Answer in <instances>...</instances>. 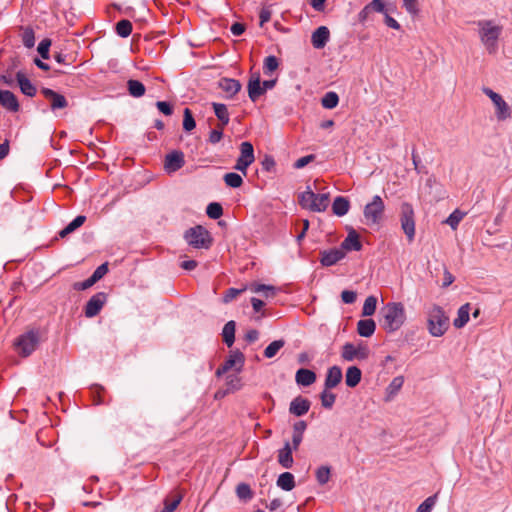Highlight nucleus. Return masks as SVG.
Here are the masks:
<instances>
[{
	"mask_svg": "<svg viewBox=\"0 0 512 512\" xmlns=\"http://www.w3.org/2000/svg\"><path fill=\"white\" fill-rule=\"evenodd\" d=\"M478 35L482 45L489 54H495L498 51V41L503 32V26L495 20H479L476 22Z\"/></svg>",
	"mask_w": 512,
	"mask_h": 512,
	"instance_id": "1",
	"label": "nucleus"
},
{
	"mask_svg": "<svg viewBox=\"0 0 512 512\" xmlns=\"http://www.w3.org/2000/svg\"><path fill=\"white\" fill-rule=\"evenodd\" d=\"M427 330L433 337L443 336L449 329L450 320L444 309L438 304L426 308Z\"/></svg>",
	"mask_w": 512,
	"mask_h": 512,
	"instance_id": "2",
	"label": "nucleus"
},
{
	"mask_svg": "<svg viewBox=\"0 0 512 512\" xmlns=\"http://www.w3.org/2000/svg\"><path fill=\"white\" fill-rule=\"evenodd\" d=\"M384 329L391 333L399 330L406 321V311L403 303L389 302L381 310Z\"/></svg>",
	"mask_w": 512,
	"mask_h": 512,
	"instance_id": "3",
	"label": "nucleus"
},
{
	"mask_svg": "<svg viewBox=\"0 0 512 512\" xmlns=\"http://www.w3.org/2000/svg\"><path fill=\"white\" fill-rule=\"evenodd\" d=\"M40 343V335L36 330L27 331L14 341L15 351L22 357L30 356Z\"/></svg>",
	"mask_w": 512,
	"mask_h": 512,
	"instance_id": "4",
	"label": "nucleus"
},
{
	"mask_svg": "<svg viewBox=\"0 0 512 512\" xmlns=\"http://www.w3.org/2000/svg\"><path fill=\"white\" fill-rule=\"evenodd\" d=\"M299 204L313 212H322L329 204V195L325 193L316 194L308 188L299 195Z\"/></svg>",
	"mask_w": 512,
	"mask_h": 512,
	"instance_id": "5",
	"label": "nucleus"
},
{
	"mask_svg": "<svg viewBox=\"0 0 512 512\" xmlns=\"http://www.w3.org/2000/svg\"><path fill=\"white\" fill-rule=\"evenodd\" d=\"M184 238L190 246L196 249H208L212 244L208 230L199 225L188 229Z\"/></svg>",
	"mask_w": 512,
	"mask_h": 512,
	"instance_id": "6",
	"label": "nucleus"
},
{
	"mask_svg": "<svg viewBox=\"0 0 512 512\" xmlns=\"http://www.w3.org/2000/svg\"><path fill=\"white\" fill-rule=\"evenodd\" d=\"M385 204L382 198L378 195H375L372 198V201L367 203L364 207V218L367 225H376L378 224L384 214Z\"/></svg>",
	"mask_w": 512,
	"mask_h": 512,
	"instance_id": "7",
	"label": "nucleus"
},
{
	"mask_svg": "<svg viewBox=\"0 0 512 512\" xmlns=\"http://www.w3.org/2000/svg\"><path fill=\"white\" fill-rule=\"evenodd\" d=\"M401 227L407 236L408 240L411 242L415 236V220H414V210L410 203L404 202L401 205V214H400Z\"/></svg>",
	"mask_w": 512,
	"mask_h": 512,
	"instance_id": "8",
	"label": "nucleus"
},
{
	"mask_svg": "<svg viewBox=\"0 0 512 512\" xmlns=\"http://www.w3.org/2000/svg\"><path fill=\"white\" fill-rule=\"evenodd\" d=\"M254 148L253 145L248 142H242L240 144V155L236 161L235 169L242 172L244 176L247 175L248 167L254 162Z\"/></svg>",
	"mask_w": 512,
	"mask_h": 512,
	"instance_id": "9",
	"label": "nucleus"
},
{
	"mask_svg": "<svg viewBox=\"0 0 512 512\" xmlns=\"http://www.w3.org/2000/svg\"><path fill=\"white\" fill-rule=\"evenodd\" d=\"M341 356L345 361L365 360L369 356V349L365 345L359 344L355 346L348 342L343 345Z\"/></svg>",
	"mask_w": 512,
	"mask_h": 512,
	"instance_id": "10",
	"label": "nucleus"
},
{
	"mask_svg": "<svg viewBox=\"0 0 512 512\" xmlns=\"http://www.w3.org/2000/svg\"><path fill=\"white\" fill-rule=\"evenodd\" d=\"M483 92L487 95L496 107V116L498 120H506L510 117V108L501 95L490 88H484Z\"/></svg>",
	"mask_w": 512,
	"mask_h": 512,
	"instance_id": "11",
	"label": "nucleus"
},
{
	"mask_svg": "<svg viewBox=\"0 0 512 512\" xmlns=\"http://www.w3.org/2000/svg\"><path fill=\"white\" fill-rule=\"evenodd\" d=\"M245 357L242 352L239 350L232 351L228 359L225 360L223 365H221L217 371L216 375L221 376L222 374L228 372L232 368H236V371H241L243 365H244Z\"/></svg>",
	"mask_w": 512,
	"mask_h": 512,
	"instance_id": "12",
	"label": "nucleus"
},
{
	"mask_svg": "<svg viewBox=\"0 0 512 512\" xmlns=\"http://www.w3.org/2000/svg\"><path fill=\"white\" fill-rule=\"evenodd\" d=\"M107 301V294L98 292L93 295L85 305L84 313L87 318H92L99 314Z\"/></svg>",
	"mask_w": 512,
	"mask_h": 512,
	"instance_id": "13",
	"label": "nucleus"
},
{
	"mask_svg": "<svg viewBox=\"0 0 512 512\" xmlns=\"http://www.w3.org/2000/svg\"><path fill=\"white\" fill-rule=\"evenodd\" d=\"M185 164L184 154L179 150L168 153L164 159V170L168 174L175 173Z\"/></svg>",
	"mask_w": 512,
	"mask_h": 512,
	"instance_id": "14",
	"label": "nucleus"
},
{
	"mask_svg": "<svg viewBox=\"0 0 512 512\" xmlns=\"http://www.w3.org/2000/svg\"><path fill=\"white\" fill-rule=\"evenodd\" d=\"M41 93L50 101V107L53 111L66 108L68 106L66 98L62 94H59L50 88H43Z\"/></svg>",
	"mask_w": 512,
	"mask_h": 512,
	"instance_id": "15",
	"label": "nucleus"
},
{
	"mask_svg": "<svg viewBox=\"0 0 512 512\" xmlns=\"http://www.w3.org/2000/svg\"><path fill=\"white\" fill-rule=\"evenodd\" d=\"M0 105L13 113L18 112L20 109L17 97L9 90H0Z\"/></svg>",
	"mask_w": 512,
	"mask_h": 512,
	"instance_id": "16",
	"label": "nucleus"
},
{
	"mask_svg": "<svg viewBox=\"0 0 512 512\" xmlns=\"http://www.w3.org/2000/svg\"><path fill=\"white\" fill-rule=\"evenodd\" d=\"M247 88L248 96L253 102H256L259 99V97L265 93V91L263 90L259 74L251 75L248 81Z\"/></svg>",
	"mask_w": 512,
	"mask_h": 512,
	"instance_id": "17",
	"label": "nucleus"
},
{
	"mask_svg": "<svg viewBox=\"0 0 512 512\" xmlns=\"http://www.w3.org/2000/svg\"><path fill=\"white\" fill-rule=\"evenodd\" d=\"M310 406L311 402L308 399L302 396H297L291 401L289 406V412L292 415L300 417L305 415L309 411Z\"/></svg>",
	"mask_w": 512,
	"mask_h": 512,
	"instance_id": "18",
	"label": "nucleus"
},
{
	"mask_svg": "<svg viewBox=\"0 0 512 512\" xmlns=\"http://www.w3.org/2000/svg\"><path fill=\"white\" fill-rule=\"evenodd\" d=\"M345 257L342 249L334 248L321 252L320 262L323 266H332Z\"/></svg>",
	"mask_w": 512,
	"mask_h": 512,
	"instance_id": "19",
	"label": "nucleus"
},
{
	"mask_svg": "<svg viewBox=\"0 0 512 512\" xmlns=\"http://www.w3.org/2000/svg\"><path fill=\"white\" fill-rule=\"evenodd\" d=\"M330 38V31L326 26L318 27L311 36V42L314 48H324Z\"/></svg>",
	"mask_w": 512,
	"mask_h": 512,
	"instance_id": "20",
	"label": "nucleus"
},
{
	"mask_svg": "<svg viewBox=\"0 0 512 512\" xmlns=\"http://www.w3.org/2000/svg\"><path fill=\"white\" fill-rule=\"evenodd\" d=\"M294 450L291 447L290 442H286L284 447L278 451V463L286 469H289L293 466L294 460L292 456V452Z\"/></svg>",
	"mask_w": 512,
	"mask_h": 512,
	"instance_id": "21",
	"label": "nucleus"
},
{
	"mask_svg": "<svg viewBox=\"0 0 512 512\" xmlns=\"http://www.w3.org/2000/svg\"><path fill=\"white\" fill-rule=\"evenodd\" d=\"M342 370L339 366H332L328 369L325 379V388H335L342 380Z\"/></svg>",
	"mask_w": 512,
	"mask_h": 512,
	"instance_id": "22",
	"label": "nucleus"
},
{
	"mask_svg": "<svg viewBox=\"0 0 512 512\" xmlns=\"http://www.w3.org/2000/svg\"><path fill=\"white\" fill-rule=\"evenodd\" d=\"M219 87L223 92L226 93L228 98L233 97L241 89V84L238 80L231 78H222L219 81Z\"/></svg>",
	"mask_w": 512,
	"mask_h": 512,
	"instance_id": "23",
	"label": "nucleus"
},
{
	"mask_svg": "<svg viewBox=\"0 0 512 512\" xmlns=\"http://www.w3.org/2000/svg\"><path fill=\"white\" fill-rule=\"evenodd\" d=\"M295 380L298 385L307 387L316 381V374L312 370L301 368L296 372Z\"/></svg>",
	"mask_w": 512,
	"mask_h": 512,
	"instance_id": "24",
	"label": "nucleus"
},
{
	"mask_svg": "<svg viewBox=\"0 0 512 512\" xmlns=\"http://www.w3.org/2000/svg\"><path fill=\"white\" fill-rule=\"evenodd\" d=\"M16 79L20 90L24 95L33 97L36 94L35 86L22 72H17Z\"/></svg>",
	"mask_w": 512,
	"mask_h": 512,
	"instance_id": "25",
	"label": "nucleus"
},
{
	"mask_svg": "<svg viewBox=\"0 0 512 512\" xmlns=\"http://www.w3.org/2000/svg\"><path fill=\"white\" fill-rule=\"evenodd\" d=\"M471 310V304L466 303L462 305L457 311V317L453 321L455 328H463L469 321V314Z\"/></svg>",
	"mask_w": 512,
	"mask_h": 512,
	"instance_id": "26",
	"label": "nucleus"
},
{
	"mask_svg": "<svg viewBox=\"0 0 512 512\" xmlns=\"http://www.w3.org/2000/svg\"><path fill=\"white\" fill-rule=\"evenodd\" d=\"M362 248V244L359 240V236L355 231H352L348 234L345 240L341 244V249L347 251H359Z\"/></svg>",
	"mask_w": 512,
	"mask_h": 512,
	"instance_id": "27",
	"label": "nucleus"
},
{
	"mask_svg": "<svg viewBox=\"0 0 512 512\" xmlns=\"http://www.w3.org/2000/svg\"><path fill=\"white\" fill-rule=\"evenodd\" d=\"M376 324L373 319L359 320L357 323V332L362 337H370L374 334Z\"/></svg>",
	"mask_w": 512,
	"mask_h": 512,
	"instance_id": "28",
	"label": "nucleus"
},
{
	"mask_svg": "<svg viewBox=\"0 0 512 512\" xmlns=\"http://www.w3.org/2000/svg\"><path fill=\"white\" fill-rule=\"evenodd\" d=\"M362 372L356 366H351L347 369L345 375L346 385L350 388L356 387L361 381Z\"/></svg>",
	"mask_w": 512,
	"mask_h": 512,
	"instance_id": "29",
	"label": "nucleus"
},
{
	"mask_svg": "<svg viewBox=\"0 0 512 512\" xmlns=\"http://www.w3.org/2000/svg\"><path fill=\"white\" fill-rule=\"evenodd\" d=\"M350 207L349 201L342 196H338L334 199L332 204L333 213L337 216H344L348 213Z\"/></svg>",
	"mask_w": 512,
	"mask_h": 512,
	"instance_id": "30",
	"label": "nucleus"
},
{
	"mask_svg": "<svg viewBox=\"0 0 512 512\" xmlns=\"http://www.w3.org/2000/svg\"><path fill=\"white\" fill-rule=\"evenodd\" d=\"M212 107L214 109V113L218 120L220 121V126L224 127L229 123V112L227 106L222 103H212Z\"/></svg>",
	"mask_w": 512,
	"mask_h": 512,
	"instance_id": "31",
	"label": "nucleus"
},
{
	"mask_svg": "<svg viewBox=\"0 0 512 512\" xmlns=\"http://www.w3.org/2000/svg\"><path fill=\"white\" fill-rule=\"evenodd\" d=\"M277 486L282 490L291 491L295 487L294 475L290 472H284L277 479Z\"/></svg>",
	"mask_w": 512,
	"mask_h": 512,
	"instance_id": "32",
	"label": "nucleus"
},
{
	"mask_svg": "<svg viewBox=\"0 0 512 512\" xmlns=\"http://www.w3.org/2000/svg\"><path fill=\"white\" fill-rule=\"evenodd\" d=\"M235 322L233 320L228 321L222 331L223 341L228 347H231L235 341Z\"/></svg>",
	"mask_w": 512,
	"mask_h": 512,
	"instance_id": "33",
	"label": "nucleus"
},
{
	"mask_svg": "<svg viewBox=\"0 0 512 512\" xmlns=\"http://www.w3.org/2000/svg\"><path fill=\"white\" fill-rule=\"evenodd\" d=\"M86 221V217L84 215H78L74 220H72L65 228H63L59 232V236L61 238L66 237L70 233L74 232L76 229L81 227Z\"/></svg>",
	"mask_w": 512,
	"mask_h": 512,
	"instance_id": "34",
	"label": "nucleus"
},
{
	"mask_svg": "<svg viewBox=\"0 0 512 512\" xmlns=\"http://www.w3.org/2000/svg\"><path fill=\"white\" fill-rule=\"evenodd\" d=\"M129 94L133 97L139 98L145 94V86L138 80L130 79L127 82Z\"/></svg>",
	"mask_w": 512,
	"mask_h": 512,
	"instance_id": "35",
	"label": "nucleus"
},
{
	"mask_svg": "<svg viewBox=\"0 0 512 512\" xmlns=\"http://www.w3.org/2000/svg\"><path fill=\"white\" fill-rule=\"evenodd\" d=\"M466 216V213L456 209L454 210L449 217L445 220V223L448 224L453 230H456L459 223Z\"/></svg>",
	"mask_w": 512,
	"mask_h": 512,
	"instance_id": "36",
	"label": "nucleus"
},
{
	"mask_svg": "<svg viewBox=\"0 0 512 512\" xmlns=\"http://www.w3.org/2000/svg\"><path fill=\"white\" fill-rule=\"evenodd\" d=\"M182 500V496L174 494L164 500V508L161 512H174Z\"/></svg>",
	"mask_w": 512,
	"mask_h": 512,
	"instance_id": "37",
	"label": "nucleus"
},
{
	"mask_svg": "<svg viewBox=\"0 0 512 512\" xmlns=\"http://www.w3.org/2000/svg\"><path fill=\"white\" fill-rule=\"evenodd\" d=\"M339 103V97L336 92H327L321 99V104L326 109H333Z\"/></svg>",
	"mask_w": 512,
	"mask_h": 512,
	"instance_id": "38",
	"label": "nucleus"
},
{
	"mask_svg": "<svg viewBox=\"0 0 512 512\" xmlns=\"http://www.w3.org/2000/svg\"><path fill=\"white\" fill-rule=\"evenodd\" d=\"M285 345V341L280 339V340H275L273 342H271L264 350V356L266 358H273L281 348H283Z\"/></svg>",
	"mask_w": 512,
	"mask_h": 512,
	"instance_id": "39",
	"label": "nucleus"
},
{
	"mask_svg": "<svg viewBox=\"0 0 512 512\" xmlns=\"http://www.w3.org/2000/svg\"><path fill=\"white\" fill-rule=\"evenodd\" d=\"M377 298L375 296H368L362 307L363 316H372L376 311Z\"/></svg>",
	"mask_w": 512,
	"mask_h": 512,
	"instance_id": "40",
	"label": "nucleus"
},
{
	"mask_svg": "<svg viewBox=\"0 0 512 512\" xmlns=\"http://www.w3.org/2000/svg\"><path fill=\"white\" fill-rule=\"evenodd\" d=\"M403 384L404 378L402 376H397L393 378L386 390L388 398H391L394 395H396L402 388Z\"/></svg>",
	"mask_w": 512,
	"mask_h": 512,
	"instance_id": "41",
	"label": "nucleus"
},
{
	"mask_svg": "<svg viewBox=\"0 0 512 512\" xmlns=\"http://www.w3.org/2000/svg\"><path fill=\"white\" fill-rule=\"evenodd\" d=\"M223 179L225 184L231 188H239L243 184L242 177L235 172L226 173Z\"/></svg>",
	"mask_w": 512,
	"mask_h": 512,
	"instance_id": "42",
	"label": "nucleus"
},
{
	"mask_svg": "<svg viewBox=\"0 0 512 512\" xmlns=\"http://www.w3.org/2000/svg\"><path fill=\"white\" fill-rule=\"evenodd\" d=\"M116 32L120 37H128L132 32V23L126 19L120 20L116 24Z\"/></svg>",
	"mask_w": 512,
	"mask_h": 512,
	"instance_id": "43",
	"label": "nucleus"
},
{
	"mask_svg": "<svg viewBox=\"0 0 512 512\" xmlns=\"http://www.w3.org/2000/svg\"><path fill=\"white\" fill-rule=\"evenodd\" d=\"M315 475L317 482L320 485H325L330 480L331 469L329 466H320L319 468H317Z\"/></svg>",
	"mask_w": 512,
	"mask_h": 512,
	"instance_id": "44",
	"label": "nucleus"
},
{
	"mask_svg": "<svg viewBox=\"0 0 512 512\" xmlns=\"http://www.w3.org/2000/svg\"><path fill=\"white\" fill-rule=\"evenodd\" d=\"M279 66V61L276 56L270 55L264 59L263 72L265 75H270Z\"/></svg>",
	"mask_w": 512,
	"mask_h": 512,
	"instance_id": "45",
	"label": "nucleus"
},
{
	"mask_svg": "<svg viewBox=\"0 0 512 512\" xmlns=\"http://www.w3.org/2000/svg\"><path fill=\"white\" fill-rule=\"evenodd\" d=\"M236 494L241 500H250L253 497V492L250 486L246 483H240L237 485Z\"/></svg>",
	"mask_w": 512,
	"mask_h": 512,
	"instance_id": "46",
	"label": "nucleus"
},
{
	"mask_svg": "<svg viewBox=\"0 0 512 512\" xmlns=\"http://www.w3.org/2000/svg\"><path fill=\"white\" fill-rule=\"evenodd\" d=\"M206 213L211 219H218L223 215V208L219 203L212 202L207 206Z\"/></svg>",
	"mask_w": 512,
	"mask_h": 512,
	"instance_id": "47",
	"label": "nucleus"
},
{
	"mask_svg": "<svg viewBox=\"0 0 512 512\" xmlns=\"http://www.w3.org/2000/svg\"><path fill=\"white\" fill-rule=\"evenodd\" d=\"M251 289L255 293H263L266 298L273 297L275 295V288L271 285L257 284Z\"/></svg>",
	"mask_w": 512,
	"mask_h": 512,
	"instance_id": "48",
	"label": "nucleus"
},
{
	"mask_svg": "<svg viewBox=\"0 0 512 512\" xmlns=\"http://www.w3.org/2000/svg\"><path fill=\"white\" fill-rule=\"evenodd\" d=\"M196 122L193 118L192 112L190 109H184V118H183V128L185 131H191L195 128Z\"/></svg>",
	"mask_w": 512,
	"mask_h": 512,
	"instance_id": "49",
	"label": "nucleus"
},
{
	"mask_svg": "<svg viewBox=\"0 0 512 512\" xmlns=\"http://www.w3.org/2000/svg\"><path fill=\"white\" fill-rule=\"evenodd\" d=\"M437 495L426 498L417 508L416 512H431L436 504Z\"/></svg>",
	"mask_w": 512,
	"mask_h": 512,
	"instance_id": "50",
	"label": "nucleus"
},
{
	"mask_svg": "<svg viewBox=\"0 0 512 512\" xmlns=\"http://www.w3.org/2000/svg\"><path fill=\"white\" fill-rule=\"evenodd\" d=\"M336 400V395L326 390L321 393V404L324 408H332Z\"/></svg>",
	"mask_w": 512,
	"mask_h": 512,
	"instance_id": "51",
	"label": "nucleus"
},
{
	"mask_svg": "<svg viewBox=\"0 0 512 512\" xmlns=\"http://www.w3.org/2000/svg\"><path fill=\"white\" fill-rule=\"evenodd\" d=\"M227 390L237 391L241 388V379L237 375H229L226 379Z\"/></svg>",
	"mask_w": 512,
	"mask_h": 512,
	"instance_id": "52",
	"label": "nucleus"
},
{
	"mask_svg": "<svg viewBox=\"0 0 512 512\" xmlns=\"http://www.w3.org/2000/svg\"><path fill=\"white\" fill-rule=\"evenodd\" d=\"M23 45L27 48H32L35 44V36L32 29L27 28L22 34Z\"/></svg>",
	"mask_w": 512,
	"mask_h": 512,
	"instance_id": "53",
	"label": "nucleus"
},
{
	"mask_svg": "<svg viewBox=\"0 0 512 512\" xmlns=\"http://www.w3.org/2000/svg\"><path fill=\"white\" fill-rule=\"evenodd\" d=\"M244 291H245V288H242V289L229 288L225 292L222 300L224 303H229V302L233 301L235 298H237Z\"/></svg>",
	"mask_w": 512,
	"mask_h": 512,
	"instance_id": "54",
	"label": "nucleus"
},
{
	"mask_svg": "<svg viewBox=\"0 0 512 512\" xmlns=\"http://www.w3.org/2000/svg\"><path fill=\"white\" fill-rule=\"evenodd\" d=\"M51 46V41L49 39H43L39 44L37 51L43 59L49 58V48Z\"/></svg>",
	"mask_w": 512,
	"mask_h": 512,
	"instance_id": "55",
	"label": "nucleus"
},
{
	"mask_svg": "<svg viewBox=\"0 0 512 512\" xmlns=\"http://www.w3.org/2000/svg\"><path fill=\"white\" fill-rule=\"evenodd\" d=\"M108 272V264L103 263L100 266L96 268V270L93 272L91 277L98 282L100 279H102Z\"/></svg>",
	"mask_w": 512,
	"mask_h": 512,
	"instance_id": "56",
	"label": "nucleus"
},
{
	"mask_svg": "<svg viewBox=\"0 0 512 512\" xmlns=\"http://www.w3.org/2000/svg\"><path fill=\"white\" fill-rule=\"evenodd\" d=\"M403 6L411 15H416L419 11L417 0H403Z\"/></svg>",
	"mask_w": 512,
	"mask_h": 512,
	"instance_id": "57",
	"label": "nucleus"
},
{
	"mask_svg": "<svg viewBox=\"0 0 512 512\" xmlns=\"http://www.w3.org/2000/svg\"><path fill=\"white\" fill-rule=\"evenodd\" d=\"M95 283H96V281L90 276L88 279H86L82 282L74 283L73 288L78 291L86 290V289L90 288L91 286H93Z\"/></svg>",
	"mask_w": 512,
	"mask_h": 512,
	"instance_id": "58",
	"label": "nucleus"
},
{
	"mask_svg": "<svg viewBox=\"0 0 512 512\" xmlns=\"http://www.w3.org/2000/svg\"><path fill=\"white\" fill-rule=\"evenodd\" d=\"M357 294L351 290H344L341 293V299L345 304H352L356 301Z\"/></svg>",
	"mask_w": 512,
	"mask_h": 512,
	"instance_id": "59",
	"label": "nucleus"
},
{
	"mask_svg": "<svg viewBox=\"0 0 512 512\" xmlns=\"http://www.w3.org/2000/svg\"><path fill=\"white\" fill-rule=\"evenodd\" d=\"M272 12L269 7H263L260 10L259 18H260V26H263L265 23L270 21Z\"/></svg>",
	"mask_w": 512,
	"mask_h": 512,
	"instance_id": "60",
	"label": "nucleus"
},
{
	"mask_svg": "<svg viewBox=\"0 0 512 512\" xmlns=\"http://www.w3.org/2000/svg\"><path fill=\"white\" fill-rule=\"evenodd\" d=\"M156 106L159 109V111L162 112L166 116H169L173 113L172 106L168 102L158 101L156 103Z\"/></svg>",
	"mask_w": 512,
	"mask_h": 512,
	"instance_id": "61",
	"label": "nucleus"
},
{
	"mask_svg": "<svg viewBox=\"0 0 512 512\" xmlns=\"http://www.w3.org/2000/svg\"><path fill=\"white\" fill-rule=\"evenodd\" d=\"M368 5V8L371 9V11H376L379 13L385 14V5L381 0H373Z\"/></svg>",
	"mask_w": 512,
	"mask_h": 512,
	"instance_id": "62",
	"label": "nucleus"
},
{
	"mask_svg": "<svg viewBox=\"0 0 512 512\" xmlns=\"http://www.w3.org/2000/svg\"><path fill=\"white\" fill-rule=\"evenodd\" d=\"M314 158H315L314 155H307V156L301 157L298 160H296V162L294 163V167L296 169H301V168L305 167L307 164H309L310 162H312L314 160Z\"/></svg>",
	"mask_w": 512,
	"mask_h": 512,
	"instance_id": "63",
	"label": "nucleus"
},
{
	"mask_svg": "<svg viewBox=\"0 0 512 512\" xmlns=\"http://www.w3.org/2000/svg\"><path fill=\"white\" fill-rule=\"evenodd\" d=\"M222 126H220V129H214L210 132V135H209V141L212 143V144H216L218 143L222 137H223V132H222Z\"/></svg>",
	"mask_w": 512,
	"mask_h": 512,
	"instance_id": "64",
	"label": "nucleus"
}]
</instances>
